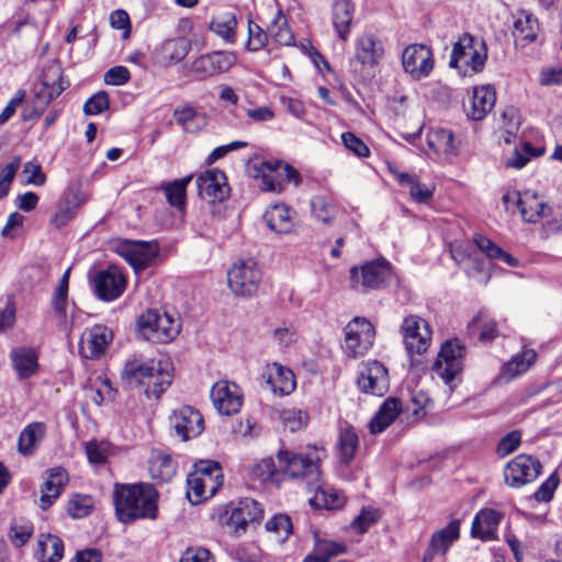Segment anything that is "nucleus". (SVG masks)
Instances as JSON below:
<instances>
[{"label":"nucleus","instance_id":"aec40b11","mask_svg":"<svg viewBox=\"0 0 562 562\" xmlns=\"http://www.w3.org/2000/svg\"><path fill=\"white\" fill-rule=\"evenodd\" d=\"M171 424L177 436L184 441L200 436L204 429V420L201 413L188 405L173 412Z\"/></svg>","mask_w":562,"mask_h":562},{"label":"nucleus","instance_id":"2eb2a0df","mask_svg":"<svg viewBox=\"0 0 562 562\" xmlns=\"http://www.w3.org/2000/svg\"><path fill=\"white\" fill-rule=\"evenodd\" d=\"M541 471V463L532 456L519 454L504 471L505 482L512 487H520L535 481Z\"/></svg>","mask_w":562,"mask_h":562},{"label":"nucleus","instance_id":"f3484780","mask_svg":"<svg viewBox=\"0 0 562 562\" xmlns=\"http://www.w3.org/2000/svg\"><path fill=\"white\" fill-rule=\"evenodd\" d=\"M402 65L412 78L416 80L426 78L434 68L432 53L424 44L408 45L402 54Z\"/></svg>","mask_w":562,"mask_h":562},{"label":"nucleus","instance_id":"c85d7f7f","mask_svg":"<svg viewBox=\"0 0 562 562\" xmlns=\"http://www.w3.org/2000/svg\"><path fill=\"white\" fill-rule=\"evenodd\" d=\"M47 427L43 422L26 425L18 438V452L23 457H32L46 436Z\"/></svg>","mask_w":562,"mask_h":562},{"label":"nucleus","instance_id":"37998d69","mask_svg":"<svg viewBox=\"0 0 562 562\" xmlns=\"http://www.w3.org/2000/svg\"><path fill=\"white\" fill-rule=\"evenodd\" d=\"M538 32V20L531 13L527 11H520L517 13L513 31L516 42L531 43L536 40Z\"/></svg>","mask_w":562,"mask_h":562},{"label":"nucleus","instance_id":"052dcab7","mask_svg":"<svg viewBox=\"0 0 562 562\" xmlns=\"http://www.w3.org/2000/svg\"><path fill=\"white\" fill-rule=\"evenodd\" d=\"M20 165V157H13V159L2 168L0 172V200L8 195Z\"/></svg>","mask_w":562,"mask_h":562},{"label":"nucleus","instance_id":"6e6552de","mask_svg":"<svg viewBox=\"0 0 562 562\" xmlns=\"http://www.w3.org/2000/svg\"><path fill=\"white\" fill-rule=\"evenodd\" d=\"M486 57L484 42L479 41L469 33H464L453 45L449 65L452 68L460 69L469 67L476 72L484 67Z\"/></svg>","mask_w":562,"mask_h":562},{"label":"nucleus","instance_id":"a19ab883","mask_svg":"<svg viewBox=\"0 0 562 562\" xmlns=\"http://www.w3.org/2000/svg\"><path fill=\"white\" fill-rule=\"evenodd\" d=\"M290 209L284 204L271 205L265 213L267 226L274 233L286 234L292 231L293 222Z\"/></svg>","mask_w":562,"mask_h":562},{"label":"nucleus","instance_id":"b1692460","mask_svg":"<svg viewBox=\"0 0 562 562\" xmlns=\"http://www.w3.org/2000/svg\"><path fill=\"white\" fill-rule=\"evenodd\" d=\"M384 55V46L380 38L372 33H364L356 40L355 60L363 67H374Z\"/></svg>","mask_w":562,"mask_h":562},{"label":"nucleus","instance_id":"bf43d9fd","mask_svg":"<svg viewBox=\"0 0 562 562\" xmlns=\"http://www.w3.org/2000/svg\"><path fill=\"white\" fill-rule=\"evenodd\" d=\"M111 452V445L108 441L91 440L86 445V453L89 462L94 464H102Z\"/></svg>","mask_w":562,"mask_h":562},{"label":"nucleus","instance_id":"ddd939ff","mask_svg":"<svg viewBox=\"0 0 562 562\" xmlns=\"http://www.w3.org/2000/svg\"><path fill=\"white\" fill-rule=\"evenodd\" d=\"M357 385L362 393L383 396L390 387L387 369L378 360L363 362L358 371Z\"/></svg>","mask_w":562,"mask_h":562},{"label":"nucleus","instance_id":"e433bc0d","mask_svg":"<svg viewBox=\"0 0 562 562\" xmlns=\"http://www.w3.org/2000/svg\"><path fill=\"white\" fill-rule=\"evenodd\" d=\"M355 7L350 0H335L333 3V25L340 40L346 41L350 33Z\"/></svg>","mask_w":562,"mask_h":562},{"label":"nucleus","instance_id":"0e129e2a","mask_svg":"<svg viewBox=\"0 0 562 562\" xmlns=\"http://www.w3.org/2000/svg\"><path fill=\"white\" fill-rule=\"evenodd\" d=\"M344 146L359 158L370 156V149L364 142L351 132H345L341 135Z\"/></svg>","mask_w":562,"mask_h":562},{"label":"nucleus","instance_id":"ea45409f","mask_svg":"<svg viewBox=\"0 0 562 562\" xmlns=\"http://www.w3.org/2000/svg\"><path fill=\"white\" fill-rule=\"evenodd\" d=\"M35 555L40 562H59L64 557V542L55 535H41Z\"/></svg>","mask_w":562,"mask_h":562},{"label":"nucleus","instance_id":"a18cd8bd","mask_svg":"<svg viewBox=\"0 0 562 562\" xmlns=\"http://www.w3.org/2000/svg\"><path fill=\"white\" fill-rule=\"evenodd\" d=\"M237 20L234 13L223 12L215 15L210 22V30L226 43H234L236 38Z\"/></svg>","mask_w":562,"mask_h":562},{"label":"nucleus","instance_id":"2f4dec72","mask_svg":"<svg viewBox=\"0 0 562 562\" xmlns=\"http://www.w3.org/2000/svg\"><path fill=\"white\" fill-rule=\"evenodd\" d=\"M83 202L85 199L79 190L67 191L57 205V210L52 217V223L57 228L67 225L75 217Z\"/></svg>","mask_w":562,"mask_h":562},{"label":"nucleus","instance_id":"13d9d810","mask_svg":"<svg viewBox=\"0 0 562 562\" xmlns=\"http://www.w3.org/2000/svg\"><path fill=\"white\" fill-rule=\"evenodd\" d=\"M269 35L280 45L290 46L294 42V36L283 16L276 19L271 23L269 26Z\"/></svg>","mask_w":562,"mask_h":562},{"label":"nucleus","instance_id":"cd10ccee","mask_svg":"<svg viewBox=\"0 0 562 562\" xmlns=\"http://www.w3.org/2000/svg\"><path fill=\"white\" fill-rule=\"evenodd\" d=\"M162 362L161 360L143 361L140 359H133L125 363L121 373L122 380L131 387H139L146 379L153 376V372L157 371V367Z\"/></svg>","mask_w":562,"mask_h":562},{"label":"nucleus","instance_id":"4be33fe9","mask_svg":"<svg viewBox=\"0 0 562 562\" xmlns=\"http://www.w3.org/2000/svg\"><path fill=\"white\" fill-rule=\"evenodd\" d=\"M503 518V513L493 508H483L479 510L472 521L470 530L471 537L482 541L496 540L497 529Z\"/></svg>","mask_w":562,"mask_h":562},{"label":"nucleus","instance_id":"f03ea898","mask_svg":"<svg viewBox=\"0 0 562 562\" xmlns=\"http://www.w3.org/2000/svg\"><path fill=\"white\" fill-rule=\"evenodd\" d=\"M158 492L149 483L116 486L115 512L119 520L128 524L137 519H156Z\"/></svg>","mask_w":562,"mask_h":562},{"label":"nucleus","instance_id":"a211bd4d","mask_svg":"<svg viewBox=\"0 0 562 562\" xmlns=\"http://www.w3.org/2000/svg\"><path fill=\"white\" fill-rule=\"evenodd\" d=\"M113 340V333L104 325H94L83 331L79 341V352L86 359L102 357Z\"/></svg>","mask_w":562,"mask_h":562},{"label":"nucleus","instance_id":"58836bf2","mask_svg":"<svg viewBox=\"0 0 562 562\" xmlns=\"http://www.w3.org/2000/svg\"><path fill=\"white\" fill-rule=\"evenodd\" d=\"M148 470L151 479L169 482L176 474V464L169 454L155 450L149 457Z\"/></svg>","mask_w":562,"mask_h":562},{"label":"nucleus","instance_id":"4d7b16f0","mask_svg":"<svg viewBox=\"0 0 562 562\" xmlns=\"http://www.w3.org/2000/svg\"><path fill=\"white\" fill-rule=\"evenodd\" d=\"M189 48L190 46L187 41L175 38L167 41L162 45V53L169 63H179L188 55Z\"/></svg>","mask_w":562,"mask_h":562},{"label":"nucleus","instance_id":"3c124183","mask_svg":"<svg viewBox=\"0 0 562 562\" xmlns=\"http://www.w3.org/2000/svg\"><path fill=\"white\" fill-rule=\"evenodd\" d=\"M427 144L438 154L449 155L454 151L453 134L445 128L431 130L427 135Z\"/></svg>","mask_w":562,"mask_h":562},{"label":"nucleus","instance_id":"20e7f679","mask_svg":"<svg viewBox=\"0 0 562 562\" xmlns=\"http://www.w3.org/2000/svg\"><path fill=\"white\" fill-rule=\"evenodd\" d=\"M393 279V269L385 259L367 261L350 269L351 286L368 292L387 286Z\"/></svg>","mask_w":562,"mask_h":562},{"label":"nucleus","instance_id":"603ef678","mask_svg":"<svg viewBox=\"0 0 562 562\" xmlns=\"http://www.w3.org/2000/svg\"><path fill=\"white\" fill-rule=\"evenodd\" d=\"M501 121L502 128L504 130V142L506 144H510L513 139L516 137L521 124L518 110L514 106H507L502 112Z\"/></svg>","mask_w":562,"mask_h":562},{"label":"nucleus","instance_id":"6e6d98bb","mask_svg":"<svg viewBox=\"0 0 562 562\" xmlns=\"http://www.w3.org/2000/svg\"><path fill=\"white\" fill-rule=\"evenodd\" d=\"M311 207L314 216L323 222V223H330V221L336 216L337 214V207L335 204L327 199L326 196L317 195L312 199L311 201Z\"/></svg>","mask_w":562,"mask_h":562},{"label":"nucleus","instance_id":"338daca9","mask_svg":"<svg viewBox=\"0 0 562 562\" xmlns=\"http://www.w3.org/2000/svg\"><path fill=\"white\" fill-rule=\"evenodd\" d=\"M268 41V34L256 23L248 22V41L246 48L251 52L261 49Z\"/></svg>","mask_w":562,"mask_h":562},{"label":"nucleus","instance_id":"4468645a","mask_svg":"<svg viewBox=\"0 0 562 562\" xmlns=\"http://www.w3.org/2000/svg\"><path fill=\"white\" fill-rule=\"evenodd\" d=\"M159 251L155 241L123 240L117 244L116 252L124 258L136 273L146 269Z\"/></svg>","mask_w":562,"mask_h":562},{"label":"nucleus","instance_id":"c756f323","mask_svg":"<svg viewBox=\"0 0 562 562\" xmlns=\"http://www.w3.org/2000/svg\"><path fill=\"white\" fill-rule=\"evenodd\" d=\"M403 406L397 397H387L369 423V430L376 435L383 432L400 415Z\"/></svg>","mask_w":562,"mask_h":562},{"label":"nucleus","instance_id":"09e8293b","mask_svg":"<svg viewBox=\"0 0 562 562\" xmlns=\"http://www.w3.org/2000/svg\"><path fill=\"white\" fill-rule=\"evenodd\" d=\"M358 448V436L351 427L340 430L338 438V457L341 463L349 464Z\"/></svg>","mask_w":562,"mask_h":562},{"label":"nucleus","instance_id":"39448f33","mask_svg":"<svg viewBox=\"0 0 562 562\" xmlns=\"http://www.w3.org/2000/svg\"><path fill=\"white\" fill-rule=\"evenodd\" d=\"M139 335L155 344H167L173 340L180 331L179 323L168 313L148 310L137 319Z\"/></svg>","mask_w":562,"mask_h":562},{"label":"nucleus","instance_id":"a878e982","mask_svg":"<svg viewBox=\"0 0 562 562\" xmlns=\"http://www.w3.org/2000/svg\"><path fill=\"white\" fill-rule=\"evenodd\" d=\"M10 360L20 380L32 378L38 372V353L33 348H13L10 352Z\"/></svg>","mask_w":562,"mask_h":562},{"label":"nucleus","instance_id":"f257e3e1","mask_svg":"<svg viewBox=\"0 0 562 562\" xmlns=\"http://www.w3.org/2000/svg\"><path fill=\"white\" fill-rule=\"evenodd\" d=\"M327 457L325 449L313 446L303 452L281 449L278 460L281 470L292 479L305 482L308 492L314 495L308 503L314 508L336 509L344 505V495L334 488L323 485L322 461Z\"/></svg>","mask_w":562,"mask_h":562},{"label":"nucleus","instance_id":"72a5a7b5","mask_svg":"<svg viewBox=\"0 0 562 562\" xmlns=\"http://www.w3.org/2000/svg\"><path fill=\"white\" fill-rule=\"evenodd\" d=\"M153 376L146 379L139 387L144 389V394L148 398H159L160 395L171 385L172 383V370L168 361H162L157 367V371L153 372Z\"/></svg>","mask_w":562,"mask_h":562},{"label":"nucleus","instance_id":"c9c22d12","mask_svg":"<svg viewBox=\"0 0 562 562\" xmlns=\"http://www.w3.org/2000/svg\"><path fill=\"white\" fill-rule=\"evenodd\" d=\"M518 207L522 220L528 223H538L551 213V209L531 192H525L521 195V200H518Z\"/></svg>","mask_w":562,"mask_h":562},{"label":"nucleus","instance_id":"680f3d73","mask_svg":"<svg viewBox=\"0 0 562 562\" xmlns=\"http://www.w3.org/2000/svg\"><path fill=\"white\" fill-rule=\"evenodd\" d=\"M268 531L277 533L281 540H285L292 533V522L288 515H274L266 522Z\"/></svg>","mask_w":562,"mask_h":562},{"label":"nucleus","instance_id":"9b49d317","mask_svg":"<svg viewBox=\"0 0 562 562\" xmlns=\"http://www.w3.org/2000/svg\"><path fill=\"white\" fill-rule=\"evenodd\" d=\"M375 330L364 317H355L345 327V352L357 358L363 356L373 345Z\"/></svg>","mask_w":562,"mask_h":562},{"label":"nucleus","instance_id":"5701e85b","mask_svg":"<svg viewBox=\"0 0 562 562\" xmlns=\"http://www.w3.org/2000/svg\"><path fill=\"white\" fill-rule=\"evenodd\" d=\"M496 92L493 87L480 86L473 89L468 103L463 104L467 116L473 121L483 120L495 106Z\"/></svg>","mask_w":562,"mask_h":562},{"label":"nucleus","instance_id":"9d476101","mask_svg":"<svg viewBox=\"0 0 562 562\" xmlns=\"http://www.w3.org/2000/svg\"><path fill=\"white\" fill-rule=\"evenodd\" d=\"M262 273L256 261L239 260L227 272L228 286L237 296L250 297L257 293Z\"/></svg>","mask_w":562,"mask_h":562},{"label":"nucleus","instance_id":"423d86ee","mask_svg":"<svg viewBox=\"0 0 562 562\" xmlns=\"http://www.w3.org/2000/svg\"><path fill=\"white\" fill-rule=\"evenodd\" d=\"M464 355L465 348L458 339L447 340L441 346L432 366L434 372L450 389H453L461 381Z\"/></svg>","mask_w":562,"mask_h":562},{"label":"nucleus","instance_id":"f8f14e48","mask_svg":"<svg viewBox=\"0 0 562 562\" xmlns=\"http://www.w3.org/2000/svg\"><path fill=\"white\" fill-rule=\"evenodd\" d=\"M401 333L409 356L425 353L431 344L430 326L417 315H408L403 319Z\"/></svg>","mask_w":562,"mask_h":562},{"label":"nucleus","instance_id":"4c0bfd02","mask_svg":"<svg viewBox=\"0 0 562 562\" xmlns=\"http://www.w3.org/2000/svg\"><path fill=\"white\" fill-rule=\"evenodd\" d=\"M460 536V520L453 519L446 527L436 531L430 539L428 551L434 554L445 555L450 546Z\"/></svg>","mask_w":562,"mask_h":562},{"label":"nucleus","instance_id":"dca6fc26","mask_svg":"<svg viewBox=\"0 0 562 562\" xmlns=\"http://www.w3.org/2000/svg\"><path fill=\"white\" fill-rule=\"evenodd\" d=\"M211 400L220 414L229 416L240 411L244 395L236 383L221 380L212 386Z\"/></svg>","mask_w":562,"mask_h":562},{"label":"nucleus","instance_id":"de8ad7c7","mask_svg":"<svg viewBox=\"0 0 562 562\" xmlns=\"http://www.w3.org/2000/svg\"><path fill=\"white\" fill-rule=\"evenodd\" d=\"M193 176L189 175L182 179H177L171 182H166L160 186L165 192L168 203L177 209H183L186 205L187 186L192 180Z\"/></svg>","mask_w":562,"mask_h":562},{"label":"nucleus","instance_id":"7c9ffc66","mask_svg":"<svg viewBox=\"0 0 562 562\" xmlns=\"http://www.w3.org/2000/svg\"><path fill=\"white\" fill-rule=\"evenodd\" d=\"M187 496L192 504H199L203 499L213 496L218 487L222 485V481H216L210 476H199L191 472L187 477Z\"/></svg>","mask_w":562,"mask_h":562},{"label":"nucleus","instance_id":"49530a36","mask_svg":"<svg viewBox=\"0 0 562 562\" xmlns=\"http://www.w3.org/2000/svg\"><path fill=\"white\" fill-rule=\"evenodd\" d=\"M68 305H60V310H53L57 319L58 329L69 335L75 328L80 327L85 324L87 319V314L77 308L72 307L70 314H68Z\"/></svg>","mask_w":562,"mask_h":562},{"label":"nucleus","instance_id":"c03bdc74","mask_svg":"<svg viewBox=\"0 0 562 562\" xmlns=\"http://www.w3.org/2000/svg\"><path fill=\"white\" fill-rule=\"evenodd\" d=\"M537 353L533 349H526L515 355L502 368V375L506 380H512L529 370L535 363Z\"/></svg>","mask_w":562,"mask_h":562},{"label":"nucleus","instance_id":"e2e57ef3","mask_svg":"<svg viewBox=\"0 0 562 562\" xmlns=\"http://www.w3.org/2000/svg\"><path fill=\"white\" fill-rule=\"evenodd\" d=\"M283 424L290 431H296L307 424V413L300 408H289L282 413Z\"/></svg>","mask_w":562,"mask_h":562},{"label":"nucleus","instance_id":"6ab92c4d","mask_svg":"<svg viewBox=\"0 0 562 562\" xmlns=\"http://www.w3.org/2000/svg\"><path fill=\"white\" fill-rule=\"evenodd\" d=\"M92 286L100 300L110 302L122 295L126 286V280L117 267L111 266L97 273Z\"/></svg>","mask_w":562,"mask_h":562},{"label":"nucleus","instance_id":"774afa93","mask_svg":"<svg viewBox=\"0 0 562 562\" xmlns=\"http://www.w3.org/2000/svg\"><path fill=\"white\" fill-rule=\"evenodd\" d=\"M109 105L110 101L108 93L105 91H99L86 101L83 112L87 115H97L106 110Z\"/></svg>","mask_w":562,"mask_h":562},{"label":"nucleus","instance_id":"bb28decb","mask_svg":"<svg viewBox=\"0 0 562 562\" xmlns=\"http://www.w3.org/2000/svg\"><path fill=\"white\" fill-rule=\"evenodd\" d=\"M266 381L270 385L271 391L279 395H289L296 387L293 371L277 362L267 366Z\"/></svg>","mask_w":562,"mask_h":562},{"label":"nucleus","instance_id":"412c9836","mask_svg":"<svg viewBox=\"0 0 562 562\" xmlns=\"http://www.w3.org/2000/svg\"><path fill=\"white\" fill-rule=\"evenodd\" d=\"M196 187L199 195L210 202L223 201L228 193L226 176L216 168L200 173Z\"/></svg>","mask_w":562,"mask_h":562},{"label":"nucleus","instance_id":"f704fd0d","mask_svg":"<svg viewBox=\"0 0 562 562\" xmlns=\"http://www.w3.org/2000/svg\"><path fill=\"white\" fill-rule=\"evenodd\" d=\"M184 132L196 133L206 125V115L190 103L178 105L172 113Z\"/></svg>","mask_w":562,"mask_h":562},{"label":"nucleus","instance_id":"69168bd1","mask_svg":"<svg viewBox=\"0 0 562 562\" xmlns=\"http://www.w3.org/2000/svg\"><path fill=\"white\" fill-rule=\"evenodd\" d=\"M522 150L524 154L516 150L514 157L506 162V166L516 169H521L527 165L530 157H539L544 153L543 148L535 149L530 143H525L522 146Z\"/></svg>","mask_w":562,"mask_h":562},{"label":"nucleus","instance_id":"5fc2aeb1","mask_svg":"<svg viewBox=\"0 0 562 562\" xmlns=\"http://www.w3.org/2000/svg\"><path fill=\"white\" fill-rule=\"evenodd\" d=\"M94 507V501L90 495L76 494L67 504V513L76 519L87 517Z\"/></svg>","mask_w":562,"mask_h":562},{"label":"nucleus","instance_id":"393cba45","mask_svg":"<svg viewBox=\"0 0 562 562\" xmlns=\"http://www.w3.org/2000/svg\"><path fill=\"white\" fill-rule=\"evenodd\" d=\"M46 474L40 498V506L44 510L53 505L68 483V473L63 468L49 469Z\"/></svg>","mask_w":562,"mask_h":562},{"label":"nucleus","instance_id":"864d4df0","mask_svg":"<svg viewBox=\"0 0 562 562\" xmlns=\"http://www.w3.org/2000/svg\"><path fill=\"white\" fill-rule=\"evenodd\" d=\"M279 462V460L277 459ZM277 472H282L285 474L280 464H276L272 458H266L255 463L250 469V477L255 481H259L260 483H267L273 480V476Z\"/></svg>","mask_w":562,"mask_h":562},{"label":"nucleus","instance_id":"1a4fd4ad","mask_svg":"<svg viewBox=\"0 0 562 562\" xmlns=\"http://www.w3.org/2000/svg\"><path fill=\"white\" fill-rule=\"evenodd\" d=\"M263 509L259 502L252 498H243L237 503H231L224 507L218 516L222 526H226L234 532L245 531L249 522L261 520Z\"/></svg>","mask_w":562,"mask_h":562},{"label":"nucleus","instance_id":"473e14b6","mask_svg":"<svg viewBox=\"0 0 562 562\" xmlns=\"http://www.w3.org/2000/svg\"><path fill=\"white\" fill-rule=\"evenodd\" d=\"M451 257L468 276L474 277L485 270V260L469 246L454 245L450 249Z\"/></svg>","mask_w":562,"mask_h":562},{"label":"nucleus","instance_id":"0eeeda50","mask_svg":"<svg viewBox=\"0 0 562 562\" xmlns=\"http://www.w3.org/2000/svg\"><path fill=\"white\" fill-rule=\"evenodd\" d=\"M66 89L63 79V69L57 63L45 65L41 76V87L35 93V109L30 114H24V119L31 120L42 115L44 109Z\"/></svg>","mask_w":562,"mask_h":562},{"label":"nucleus","instance_id":"79ce46f5","mask_svg":"<svg viewBox=\"0 0 562 562\" xmlns=\"http://www.w3.org/2000/svg\"><path fill=\"white\" fill-rule=\"evenodd\" d=\"M346 551V546L341 542L321 539L315 536L314 548L303 562H328L331 558L337 557Z\"/></svg>","mask_w":562,"mask_h":562},{"label":"nucleus","instance_id":"8fccbe9b","mask_svg":"<svg viewBox=\"0 0 562 562\" xmlns=\"http://www.w3.org/2000/svg\"><path fill=\"white\" fill-rule=\"evenodd\" d=\"M471 335L479 334V339L483 342L491 341L497 336L495 321L488 318V316L480 312L468 326Z\"/></svg>","mask_w":562,"mask_h":562},{"label":"nucleus","instance_id":"7ed1b4c3","mask_svg":"<svg viewBox=\"0 0 562 562\" xmlns=\"http://www.w3.org/2000/svg\"><path fill=\"white\" fill-rule=\"evenodd\" d=\"M250 175L261 180V189L267 192L281 193L285 183L299 186L301 176L296 169L279 160H262L250 167Z\"/></svg>","mask_w":562,"mask_h":562}]
</instances>
